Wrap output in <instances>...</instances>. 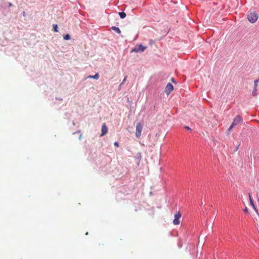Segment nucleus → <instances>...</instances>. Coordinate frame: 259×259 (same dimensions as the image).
I'll return each mask as SVG.
<instances>
[{
    "label": "nucleus",
    "mask_w": 259,
    "mask_h": 259,
    "mask_svg": "<svg viewBox=\"0 0 259 259\" xmlns=\"http://www.w3.org/2000/svg\"><path fill=\"white\" fill-rule=\"evenodd\" d=\"M258 16L255 11H250L247 14V19L248 21L252 23H255L258 19Z\"/></svg>",
    "instance_id": "f257e3e1"
},
{
    "label": "nucleus",
    "mask_w": 259,
    "mask_h": 259,
    "mask_svg": "<svg viewBox=\"0 0 259 259\" xmlns=\"http://www.w3.org/2000/svg\"><path fill=\"white\" fill-rule=\"evenodd\" d=\"M242 121H243L242 118L240 116L238 115V116H236L234 118L231 125L228 128V131H230L234 126H235L237 125H238L240 123H241L242 122Z\"/></svg>",
    "instance_id": "f03ea898"
},
{
    "label": "nucleus",
    "mask_w": 259,
    "mask_h": 259,
    "mask_svg": "<svg viewBox=\"0 0 259 259\" xmlns=\"http://www.w3.org/2000/svg\"><path fill=\"white\" fill-rule=\"evenodd\" d=\"M143 129V124L141 122H139L136 125V136L137 138H140Z\"/></svg>",
    "instance_id": "7ed1b4c3"
},
{
    "label": "nucleus",
    "mask_w": 259,
    "mask_h": 259,
    "mask_svg": "<svg viewBox=\"0 0 259 259\" xmlns=\"http://www.w3.org/2000/svg\"><path fill=\"white\" fill-rule=\"evenodd\" d=\"M181 217V213H180V212H177L175 214V219L173 220V224L175 225H178L180 224Z\"/></svg>",
    "instance_id": "20e7f679"
},
{
    "label": "nucleus",
    "mask_w": 259,
    "mask_h": 259,
    "mask_svg": "<svg viewBox=\"0 0 259 259\" xmlns=\"http://www.w3.org/2000/svg\"><path fill=\"white\" fill-rule=\"evenodd\" d=\"M173 90V85L170 83H168L165 88V92L168 95Z\"/></svg>",
    "instance_id": "39448f33"
},
{
    "label": "nucleus",
    "mask_w": 259,
    "mask_h": 259,
    "mask_svg": "<svg viewBox=\"0 0 259 259\" xmlns=\"http://www.w3.org/2000/svg\"><path fill=\"white\" fill-rule=\"evenodd\" d=\"M101 134L100 135L101 137H102L106 135L108 132V128L105 123H103L102 126V130H101Z\"/></svg>",
    "instance_id": "423d86ee"
},
{
    "label": "nucleus",
    "mask_w": 259,
    "mask_h": 259,
    "mask_svg": "<svg viewBox=\"0 0 259 259\" xmlns=\"http://www.w3.org/2000/svg\"><path fill=\"white\" fill-rule=\"evenodd\" d=\"M147 48V47L143 46L142 45L140 44L139 46V48H135L133 49L132 52H138L139 51H141V52H144V50Z\"/></svg>",
    "instance_id": "0eeeda50"
},
{
    "label": "nucleus",
    "mask_w": 259,
    "mask_h": 259,
    "mask_svg": "<svg viewBox=\"0 0 259 259\" xmlns=\"http://www.w3.org/2000/svg\"><path fill=\"white\" fill-rule=\"evenodd\" d=\"M87 78H93L95 79H98L99 78V75L98 73H96L94 75H89Z\"/></svg>",
    "instance_id": "6e6552de"
},
{
    "label": "nucleus",
    "mask_w": 259,
    "mask_h": 259,
    "mask_svg": "<svg viewBox=\"0 0 259 259\" xmlns=\"http://www.w3.org/2000/svg\"><path fill=\"white\" fill-rule=\"evenodd\" d=\"M249 201H250V204L251 205V206L253 207V208H254V209L257 211V209H256V208L255 206V205L254 204V203L253 202V200L250 196V195H249Z\"/></svg>",
    "instance_id": "1a4fd4ad"
},
{
    "label": "nucleus",
    "mask_w": 259,
    "mask_h": 259,
    "mask_svg": "<svg viewBox=\"0 0 259 259\" xmlns=\"http://www.w3.org/2000/svg\"><path fill=\"white\" fill-rule=\"evenodd\" d=\"M112 29L113 30L115 31L118 34H120L121 33V31L120 30V29L118 27H116L115 26H113V27H112Z\"/></svg>",
    "instance_id": "9d476101"
},
{
    "label": "nucleus",
    "mask_w": 259,
    "mask_h": 259,
    "mask_svg": "<svg viewBox=\"0 0 259 259\" xmlns=\"http://www.w3.org/2000/svg\"><path fill=\"white\" fill-rule=\"evenodd\" d=\"M118 14L121 19H123L126 17V14L124 12H119Z\"/></svg>",
    "instance_id": "9b49d317"
},
{
    "label": "nucleus",
    "mask_w": 259,
    "mask_h": 259,
    "mask_svg": "<svg viewBox=\"0 0 259 259\" xmlns=\"http://www.w3.org/2000/svg\"><path fill=\"white\" fill-rule=\"evenodd\" d=\"M53 29H54V30L55 32H58V26L57 24H54L53 25Z\"/></svg>",
    "instance_id": "f8f14e48"
},
{
    "label": "nucleus",
    "mask_w": 259,
    "mask_h": 259,
    "mask_svg": "<svg viewBox=\"0 0 259 259\" xmlns=\"http://www.w3.org/2000/svg\"><path fill=\"white\" fill-rule=\"evenodd\" d=\"M64 39L65 40H69L70 39V36L68 34H67L64 36Z\"/></svg>",
    "instance_id": "ddd939ff"
},
{
    "label": "nucleus",
    "mask_w": 259,
    "mask_h": 259,
    "mask_svg": "<svg viewBox=\"0 0 259 259\" xmlns=\"http://www.w3.org/2000/svg\"><path fill=\"white\" fill-rule=\"evenodd\" d=\"M126 77H124V78L123 79V80H122V82L120 83V85H119L120 87L122 84H123V83H124V82H125V80H126Z\"/></svg>",
    "instance_id": "4468645a"
},
{
    "label": "nucleus",
    "mask_w": 259,
    "mask_h": 259,
    "mask_svg": "<svg viewBox=\"0 0 259 259\" xmlns=\"http://www.w3.org/2000/svg\"><path fill=\"white\" fill-rule=\"evenodd\" d=\"M114 145L116 147H119V144L117 142H115Z\"/></svg>",
    "instance_id": "2eb2a0df"
},
{
    "label": "nucleus",
    "mask_w": 259,
    "mask_h": 259,
    "mask_svg": "<svg viewBox=\"0 0 259 259\" xmlns=\"http://www.w3.org/2000/svg\"><path fill=\"white\" fill-rule=\"evenodd\" d=\"M185 128L187 130H189V131L191 130V129L189 126H185Z\"/></svg>",
    "instance_id": "dca6fc26"
},
{
    "label": "nucleus",
    "mask_w": 259,
    "mask_h": 259,
    "mask_svg": "<svg viewBox=\"0 0 259 259\" xmlns=\"http://www.w3.org/2000/svg\"><path fill=\"white\" fill-rule=\"evenodd\" d=\"M244 211L246 213H247L248 212V209L247 208V207H245L244 209Z\"/></svg>",
    "instance_id": "f3484780"
},
{
    "label": "nucleus",
    "mask_w": 259,
    "mask_h": 259,
    "mask_svg": "<svg viewBox=\"0 0 259 259\" xmlns=\"http://www.w3.org/2000/svg\"><path fill=\"white\" fill-rule=\"evenodd\" d=\"M171 81L172 82H175V79H174V78H172L171 79Z\"/></svg>",
    "instance_id": "a211bd4d"
},
{
    "label": "nucleus",
    "mask_w": 259,
    "mask_h": 259,
    "mask_svg": "<svg viewBox=\"0 0 259 259\" xmlns=\"http://www.w3.org/2000/svg\"><path fill=\"white\" fill-rule=\"evenodd\" d=\"M88 232H87V233H85V235H88Z\"/></svg>",
    "instance_id": "6ab92c4d"
}]
</instances>
